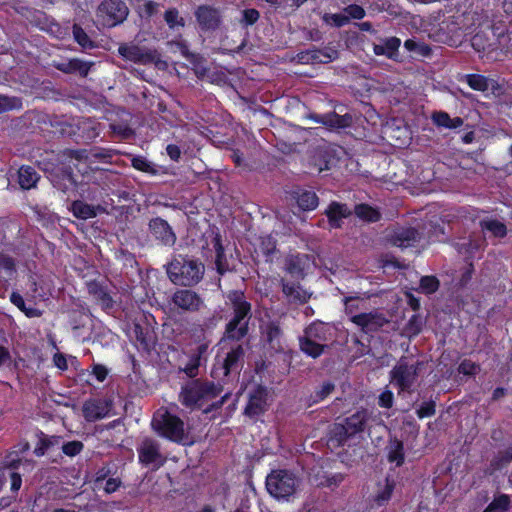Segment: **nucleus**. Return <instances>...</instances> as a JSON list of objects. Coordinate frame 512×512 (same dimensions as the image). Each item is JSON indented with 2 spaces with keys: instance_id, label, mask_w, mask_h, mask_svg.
Here are the masks:
<instances>
[{
  "instance_id": "1",
  "label": "nucleus",
  "mask_w": 512,
  "mask_h": 512,
  "mask_svg": "<svg viewBox=\"0 0 512 512\" xmlns=\"http://www.w3.org/2000/svg\"><path fill=\"white\" fill-rule=\"evenodd\" d=\"M152 429L161 437L180 444H191L184 422L167 408H159L151 421Z\"/></svg>"
},
{
  "instance_id": "2",
  "label": "nucleus",
  "mask_w": 512,
  "mask_h": 512,
  "mask_svg": "<svg viewBox=\"0 0 512 512\" xmlns=\"http://www.w3.org/2000/svg\"><path fill=\"white\" fill-rule=\"evenodd\" d=\"M222 388L210 381L193 380L181 388L179 400L190 409L200 408L217 397Z\"/></svg>"
},
{
  "instance_id": "3",
  "label": "nucleus",
  "mask_w": 512,
  "mask_h": 512,
  "mask_svg": "<svg viewBox=\"0 0 512 512\" xmlns=\"http://www.w3.org/2000/svg\"><path fill=\"white\" fill-rule=\"evenodd\" d=\"M234 310L233 319L227 324L226 334L228 338L240 339L247 333L250 304L245 300L244 294L240 291H232L227 296Z\"/></svg>"
},
{
  "instance_id": "4",
  "label": "nucleus",
  "mask_w": 512,
  "mask_h": 512,
  "mask_svg": "<svg viewBox=\"0 0 512 512\" xmlns=\"http://www.w3.org/2000/svg\"><path fill=\"white\" fill-rule=\"evenodd\" d=\"M170 279L180 285L190 286L198 283L203 276L202 263L186 258L174 259L167 269Z\"/></svg>"
},
{
  "instance_id": "5",
  "label": "nucleus",
  "mask_w": 512,
  "mask_h": 512,
  "mask_svg": "<svg viewBox=\"0 0 512 512\" xmlns=\"http://www.w3.org/2000/svg\"><path fill=\"white\" fill-rule=\"evenodd\" d=\"M370 418L367 410H360L347 417L343 423H335L330 429V441L342 445L350 437L363 432Z\"/></svg>"
},
{
  "instance_id": "6",
  "label": "nucleus",
  "mask_w": 512,
  "mask_h": 512,
  "mask_svg": "<svg viewBox=\"0 0 512 512\" xmlns=\"http://www.w3.org/2000/svg\"><path fill=\"white\" fill-rule=\"evenodd\" d=\"M299 487V480L293 473L286 470L273 471L266 478L268 492L277 499H287Z\"/></svg>"
},
{
  "instance_id": "7",
  "label": "nucleus",
  "mask_w": 512,
  "mask_h": 512,
  "mask_svg": "<svg viewBox=\"0 0 512 512\" xmlns=\"http://www.w3.org/2000/svg\"><path fill=\"white\" fill-rule=\"evenodd\" d=\"M128 15V8L121 0H104L97 8V21L106 27H113L123 22Z\"/></svg>"
},
{
  "instance_id": "8",
  "label": "nucleus",
  "mask_w": 512,
  "mask_h": 512,
  "mask_svg": "<svg viewBox=\"0 0 512 512\" xmlns=\"http://www.w3.org/2000/svg\"><path fill=\"white\" fill-rule=\"evenodd\" d=\"M137 452L140 463L153 469L160 468L166 462L159 443L154 439L145 438L138 446Z\"/></svg>"
},
{
  "instance_id": "9",
  "label": "nucleus",
  "mask_w": 512,
  "mask_h": 512,
  "mask_svg": "<svg viewBox=\"0 0 512 512\" xmlns=\"http://www.w3.org/2000/svg\"><path fill=\"white\" fill-rule=\"evenodd\" d=\"M350 320L364 333L378 331L388 323L384 314L378 310L352 315Z\"/></svg>"
},
{
  "instance_id": "10",
  "label": "nucleus",
  "mask_w": 512,
  "mask_h": 512,
  "mask_svg": "<svg viewBox=\"0 0 512 512\" xmlns=\"http://www.w3.org/2000/svg\"><path fill=\"white\" fill-rule=\"evenodd\" d=\"M417 376V365H409L401 360L391 371V381L400 390L409 389L414 383Z\"/></svg>"
},
{
  "instance_id": "11",
  "label": "nucleus",
  "mask_w": 512,
  "mask_h": 512,
  "mask_svg": "<svg viewBox=\"0 0 512 512\" xmlns=\"http://www.w3.org/2000/svg\"><path fill=\"white\" fill-rule=\"evenodd\" d=\"M171 302L175 308L187 312L198 311L203 304L198 294L188 289L177 290L172 295Z\"/></svg>"
},
{
  "instance_id": "12",
  "label": "nucleus",
  "mask_w": 512,
  "mask_h": 512,
  "mask_svg": "<svg viewBox=\"0 0 512 512\" xmlns=\"http://www.w3.org/2000/svg\"><path fill=\"white\" fill-rule=\"evenodd\" d=\"M111 402L105 399H89L82 406V413L87 421L93 422L110 415Z\"/></svg>"
},
{
  "instance_id": "13",
  "label": "nucleus",
  "mask_w": 512,
  "mask_h": 512,
  "mask_svg": "<svg viewBox=\"0 0 512 512\" xmlns=\"http://www.w3.org/2000/svg\"><path fill=\"white\" fill-rule=\"evenodd\" d=\"M195 16L202 30H214L221 23L219 10L208 5L199 6Z\"/></svg>"
},
{
  "instance_id": "14",
  "label": "nucleus",
  "mask_w": 512,
  "mask_h": 512,
  "mask_svg": "<svg viewBox=\"0 0 512 512\" xmlns=\"http://www.w3.org/2000/svg\"><path fill=\"white\" fill-rule=\"evenodd\" d=\"M267 408V390L257 387L249 394L248 403L245 408V415L255 417L262 414Z\"/></svg>"
},
{
  "instance_id": "15",
  "label": "nucleus",
  "mask_w": 512,
  "mask_h": 512,
  "mask_svg": "<svg viewBox=\"0 0 512 512\" xmlns=\"http://www.w3.org/2000/svg\"><path fill=\"white\" fill-rule=\"evenodd\" d=\"M149 227L152 234L165 245H173L175 243L176 236L165 220L155 218L150 221Z\"/></svg>"
},
{
  "instance_id": "16",
  "label": "nucleus",
  "mask_w": 512,
  "mask_h": 512,
  "mask_svg": "<svg viewBox=\"0 0 512 512\" xmlns=\"http://www.w3.org/2000/svg\"><path fill=\"white\" fill-rule=\"evenodd\" d=\"M350 214V208L338 202H332L326 210V215L332 228L340 227L342 219L347 218Z\"/></svg>"
},
{
  "instance_id": "17",
  "label": "nucleus",
  "mask_w": 512,
  "mask_h": 512,
  "mask_svg": "<svg viewBox=\"0 0 512 512\" xmlns=\"http://www.w3.org/2000/svg\"><path fill=\"white\" fill-rule=\"evenodd\" d=\"M118 52L123 58L133 62L146 63L151 60V55L137 45H120Z\"/></svg>"
},
{
  "instance_id": "18",
  "label": "nucleus",
  "mask_w": 512,
  "mask_h": 512,
  "mask_svg": "<svg viewBox=\"0 0 512 512\" xmlns=\"http://www.w3.org/2000/svg\"><path fill=\"white\" fill-rule=\"evenodd\" d=\"M419 238V233L414 228H401L391 236L392 244L398 247H409Z\"/></svg>"
},
{
  "instance_id": "19",
  "label": "nucleus",
  "mask_w": 512,
  "mask_h": 512,
  "mask_svg": "<svg viewBox=\"0 0 512 512\" xmlns=\"http://www.w3.org/2000/svg\"><path fill=\"white\" fill-rule=\"evenodd\" d=\"M400 45L401 40L399 38L390 37L379 44H374L373 51L376 55H384L392 59L397 56Z\"/></svg>"
},
{
  "instance_id": "20",
  "label": "nucleus",
  "mask_w": 512,
  "mask_h": 512,
  "mask_svg": "<svg viewBox=\"0 0 512 512\" xmlns=\"http://www.w3.org/2000/svg\"><path fill=\"white\" fill-rule=\"evenodd\" d=\"M243 355L244 351L240 345H237L235 348L231 349L222 364L224 376H227L230 372L238 370L240 367V360L242 359Z\"/></svg>"
},
{
  "instance_id": "21",
  "label": "nucleus",
  "mask_w": 512,
  "mask_h": 512,
  "mask_svg": "<svg viewBox=\"0 0 512 512\" xmlns=\"http://www.w3.org/2000/svg\"><path fill=\"white\" fill-rule=\"evenodd\" d=\"M39 178V174L31 166H21L18 170V183L22 189L34 188Z\"/></svg>"
},
{
  "instance_id": "22",
  "label": "nucleus",
  "mask_w": 512,
  "mask_h": 512,
  "mask_svg": "<svg viewBox=\"0 0 512 512\" xmlns=\"http://www.w3.org/2000/svg\"><path fill=\"white\" fill-rule=\"evenodd\" d=\"M395 488V483L388 478L385 479L383 484L378 485V490L372 500V505L381 507L388 503L391 499L392 493Z\"/></svg>"
},
{
  "instance_id": "23",
  "label": "nucleus",
  "mask_w": 512,
  "mask_h": 512,
  "mask_svg": "<svg viewBox=\"0 0 512 512\" xmlns=\"http://www.w3.org/2000/svg\"><path fill=\"white\" fill-rule=\"evenodd\" d=\"M263 336L270 344L272 349L276 351L284 350L281 338V330L277 325L273 323L266 325L263 330Z\"/></svg>"
},
{
  "instance_id": "24",
  "label": "nucleus",
  "mask_w": 512,
  "mask_h": 512,
  "mask_svg": "<svg viewBox=\"0 0 512 512\" xmlns=\"http://www.w3.org/2000/svg\"><path fill=\"white\" fill-rule=\"evenodd\" d=\"M432 121L436 126L447 129H456L463 125L462 118H451L448 113L442 111L433 113Z\"/></svg>"
},
{
  "instance_id": "25",
  "label": "nucleus",
  "mask_w": 512,
  "mask_h": 512,
  "mask_svg": "<svg viewBox=\"0 0 512 512\" xmlns=\"http://www.w3.org/2000/svg\"><path fill=\"white\" fill-rule=\"evenodd\" d=\"M295 199L299 208L304 211L314 210L318 206V197L312 191H299L296 193Z\"/></svg>"
},
{
  "instance_id": "26",
  "label": "nucleus",
  "mask_w": 512,
  "mask_h": 512,
  "mask_svg": "<svg viewBox=\"0 0 512 512\" xmlns=\"http://www.w3.org/2000/svg\"><path fill=\"white\" fill-rule=\"evenodd\" d=\"M299 346L303 353L312 358L319 357L325 348L323 343L308 339L303 336L299 338Z\"/></svg>"
},
{
  "instance_id": "27",
  "label": "nucleus",
  "mask_w": 512,
  "mask_h": 512,
  "mask_svg": "<svg viewBox=\"0 0 512 512\" xmlns=\"http://www.w3.org/2000/svg\"><path fill=\"white\" fill-rule=\"evenodd\" d=\"M71 210L75 217L86 220L97 215L98 207L78 200L71 204Z\"/></svg>"
},
{
  "instance_id": "28",
  "label": "nucleus",
  "mask_w": 512,
  "mask_h": 512,
  "mask_svg": "<svg viewBox=\"0 0 512 512\" xmlns=\"http://www.w3.org/2000/svg\"><path fill=\"white\" fill-rule=\"evenodd\" d=\"M89 291L104 310H109L113 307L114 301L112 297L102 287L92 284L89 287Z\"/></svg>"
},
{
  "instance_id": "29",
  "label": "nucleus",
  "mask_w": 512,
  "mask_h": 512,
  "mask_svg": "<svg viewBox=\"0 0 512 512\" xmlns=\"http://www.w3.org/2000/svg\"><path fill=\"white\" fill-rule=\"evenodd\" d=\"M327 327L323 323H312L305 330L303 337L323 343L326 341Z\"/></svg>"
},
{
  "instance_id": "30",
  "label": "nucleus",
  "mask_w": 512,
  "mask_h": 512,
  "mask_svg": "<svg viewBox=\"0 0 512 512\" xmlns=\"http://www.w3.org/2000/svg\"><path fill=\"white\" fill-rule=\"evenodd\" d=\"M388 460L400 466L404 462L403 444L398 440L390 442L388 447Z\"/></svg>"
},
{
  "instance_id": "31",
  "label": "nucleus",
  "mask_w": 512,
  "mask_h": 512,
  "mask_svg": "<svg viewBox=\"0 0 512 512\" xmlns=\"http://www.w3.org/2000/svg\"><path fill=\"white\" fill-rule=\"evenodd\" d=\"M57 69L64 73H72L79 71L81 74L86 75L88 72V67L85 63L81 62L77 59L69 60L68 62H63L58 64Z\"/></svg>"
},
{
  "instance_id": "32",
  "label": "nucleus",
  "mask_w": 512,
  "mask_h": 512,
  "mask_svg": "<svg viewBox=\"0 0 512 512\" xmlns=\"http://www.w3.org/2000/svg\"><path fill=\"white\" fill-rule=\"evenodd\" d=\"M355 214L366 221L369 222H375L379 220L380 213L375 208L366 205V204H360L355 207Z\"/></svg>"
},
{
  "instance_id": "33",
  "label": "nucleus",
  "mask_w": 512,
  "mask_h": 512,
  "mask_svg": "<svg viewBox=\"0 0 512 512\" xmlns=\"http://www.w3.org/2000/svg\"><path fill=\"white\" fill-rule=\"evenodd\" d=\"M132 166L142 172L155 175L158 172L157 167L143 156H134L131 159Z\"/></svg>"
},
{
  "instance_id": "34",
  "label": "nucleus",
  "mask_w": 512,
  "mask_h": 512,
  "mask_svg": "<svg viewBox=\"0 0 512 512\" xmlns=\"http://www.w3.org/2000/svg\"><path fill=\"white\" fill-rule=\"evenodd\" d=\"M509 496L502 494L496 497L485 509L484 512H506L509 508Z\"/></svg>"
},
{
  "instance_id": "35",
  "label": "nucleus",
  "mask_w": 512,
  "mask_h": 512,
  "mask_svg": "<svg viewBox=\"0 0 512 512\" xmlns=\"http://www.w3.org/2000/svg\"><path fill=\"white\" fill-rule=\"evenodd\" d=\"M467 84L473 89L477 91H486L489 88V81L486 77L482 75L471 74L466 76Z\"/></svg>"
},
{
  "instance_id": "36",
  "label": "nucleus",
  "mask_w": 512,
  "mask_h": 512,
  "mask_svg": "<svg viewBox=\"0 0 512 512\" xmlns=\"http://www.w3.org/2000/svg\"><path fill=\"white\" fill-rule=\"evenodd\" d=\"M21 107L22 102L19 98L0 95V113L20 109Z\"/></svg>"
},
{
  "instance_id": "37",
  "label": "nucleus",
  "mask_w": 512,
  "mask_h": 512,
  "mask_svg": "<svg viewBox=\"0 0 512 512\" xmlns=\"http://www.w3.org/2000/svg\"><path fill=\"white\" fill-rule=\"evenodd\" d=\"M481 225L483 229L492 232L496 237H504L507 233L506 226L498 220H486Z\"/></svg>"
},
{
  "instance_id": "38",
  "label": "nucleus",
  "mask_w": 512,
  "mask_h": 512,
  "mask_svg": "<svg viewBox=\"0 0 512 512\" xmlns=\"http://www.w3.org/2000/svg\"><path fill=\"white\" fill-rule=\"evenodd\" d=\"M336 55L337 52L335 50H329L328 52L321 50H313L307 53V59H310L313 62L327 63L334 59Z\"/></svg>"
},
{
  "instance_id": "39",
  "label": "nucleus",
  "mask_w": 512,
  "mask_h": 512,
  "mask_svg": "<svg viewBox=\"0 0 512 512\" xmlns=\"http://www.w3.org/2000/svg\"><path fill=\"white\" fill-rule=\"evenodd\" d=\"M164 19L168 26L172 29L184 26V19L179 16V12L174 8L165 12Z\"/></svg>"
},
{
  "instance_id": "40",
  "label": "nucleus",
  "mask_w": 512,
  "mask_h": 512,
  "mask_svg": "<svg viewBox=\"0 0 512 512\" xmlns=\"http://www.w3.org/2000/svg\"><path fill=\"white\" fill-rule=\"evenodd\" d=\"M439 287L438 280L433 276H424L420 281V289L426 294L435 292Z\"/></svg>"
},
{
  "instance_id": "41",
  "label": "nucleus",
  "mask_w": 512,
  "mask_h": 512,
  "mask_svg": "<svg viewBox=\"0 0 512 512\" xmlns=\"http://www.w3.org/2000/svg\"><path fill=\"white\" fill-rule=\"evenodd\" d=\"M159 10V4L153 1H146L138 7V14L141 18H149Z\"/></svg>"
},
{
  "instance_id": "42",
  "label": "nucleus",
  "mask_w": 512,
  "mask_h": 512,
  "mask_svg": "<svg viewBox=\"0 0 512 512\" xmlns=\"http://www.w3.org/2000/svg\"><path fill=\"white\" fill-rule=\"evenodd\" d=\"M73 36L75 41L83 48L92 47V42L86 32L76 24L73 26Z\"/></svg>"
},
{
  "instance_id": "43",
  "label": "nucleus",
  "mask_w": 512,
  "mask_h": 512,
  "mask_svg": "<svg viewBox=\"0 0 512 512\" xmlns=\"http://www.w3.org/2000/svg\"><path fill=\"white\" fill-rule=\"evenodd\" d=\"M323 20L327 24H333L336 27H342L349 22V16H346L345 12L336 14H324Z\"/></svg>"
},
{
  "instance_id": "44",
  "label": "nucleus",
  "mask_w": 512,
  "mask_h": 512,
  "mask_svg": "<svg viewBox=\"0 0 512 512\" xmlns=\"http://www.w3.org/2000/svg\"><path fill=\"white\" fill-rule=\"evenodd\" d=\"M83 449V444L80 441H70L62 445V451L69 457L78 455Z\"/></svg>"
},
{
  "instance_id": "45",
  "label": "nucleus",
  "mask_w": 512,
  "mask_h": 512,
  "mask_svg": "<svg viewBox=\"0 0 512 512\" xmlns=\"http://www.w3.org/2000/svg\"><path fill=\"white\" fill-rule=\"evenodd\" d=\"M346 16H349V20L352 19H362L365 17V10L356 4L349 5L344 9Z\"/></svg>"
},
{
  "instance_id": "46",
  "label": "nucleus",
  "mask_w": 512,
  "mask_h": 512,
  "mask_svg": "<svg viewBox=\"0 0 512 512\" xmlns=\"http://www.w3.org/2000/svg\"><path fill=\"white\" fill-rule=\"evenodd\" d=\"M260 249L266 256L271 255L272 253H274L276 249L275 240L271 236H266L262 238L260 243Z\"/></svg>"
},
{
  "instance_id": "47",
  "label": "nucleus",
  "mask_w": 512,
  "mask_h": 512,
  "mask_svg": "<svg viewBox=\"0 0 512 512\" xmlns=\"http://www.w3.org/2000/svg\"><path fill=\"white\" fill-rule=\"evenodd\" d=\"M334 390V384L331 382H324L319 390L315 393L316 401H322L324 400L328 395L332 393Z\"/></svg>"
},
{
  "instance_id": "48",
  "label": "nucleus",
  "mask_w": 512,
  "mask_h": 512,
  "mask_svg": "<svg viewBox=\"0 0 512 512\" xmlns=\"http://www.w3.org/2000/svg\"><path fill=\"white\" fill-rule=\"evenodd\" d=\"M435 413V404L432 401L424 402L417 410L419 418L430 417Z\"/></svg>"
},
{
  "instance_id": "49",
  "label": "nucleus",
  "mask_w": 512,
  "mask_h": 512,
  "mask_svg": "<svg viewBox=\"0 0 512 512\" xmlns=\"http://www.w3.org/2000/svg\"><path fill=\"white\" fill-rule=\"evenodd\" d=\"M199 365H200L199 357L193 356L189 360L188 364L184 367L183 371L189 377H195L197 375Z\"/></svg>"
},
{
  "instance_id": "50",
  "label": "nucleus",
  "mask_w": 512,
  "mask_h": 512,
  "mask_svg": "<svg viewBox=\"0 0 512 512\" xmlns=\"http://www.w3.org/2000/svg\"><path fill=\"white\" fill-rule=\"evenodd\" d=\"M283 293L291 298V299H300V291H299V287L294 285V284H288V283H284L283 284Z\"/></svg>"
},
{
  "instance_id": "51",
  "label": "nucleus",
  "mask_w": 512,
  "mask_h": 512,
  "mask_svg": "<svg viewBox=\"0 0 512 512\" xmlns=\"http://www.w3.org/2000/svg\"><path fill=\"white\" fill-rule=\"evenodd\" d=\"M259 18V12L255 9H247L243 11V22L246 25L254 24Z\"/></svg>"
},
{
  "instance_id": "52",
  "label": "nucleus",
  "mask_w": 512,
  "mask_h": 512,
  "mask_svg": "<svg viewBox=\"0 0 512 512\" xmlns=\"http://www.w3.org/2000/svg\"><path fill=\"white\" fill-rule=\"evenodd\" d=\"M393 404V393L389 390L383 391L379 396V405L384 408H390Z\"/></svg>"
},
{
  "instance_id": "53",
  "label": "nucleus",
  "mask_w": 512,
  "mask_h": 512,
  "mask_svg": "<svg viewBox=\"0 0 512 512\" xmlns=\"http://www.w3.org/2000/svg\"><path fill=\"white\" fill-rule=\"evenodd\" d=\"M321 122L331 127H343L345 125L344 118L338 115L327 116L325 120H321Z\"/></svg>"
},
{
  "instance_id": "54",
  "label": "nucleus",
  "mask_w": 512,
  "mask_h": 512,
  "mask_svg": "<svg viewBox=\"0 0 512 512\" xmlns=\"http://www.w3.org/2000/svg\"><path fill=\"white\" fill-rule=\"evenodd\" d=\"M478 367L471 361H463L459 366V371L466 375H471L476 373Z\"/></svg>"
},
{
  "instance_id": "55",
  "label": "nucleus",
  "mask_w": 512,
  "mask_h": 512,
  "mask_svg": "<svg viewBox=\"0 0 512 512\" xmlns=\"http://www.w3.org/2000/svg\"><path fill=\"white\" fill-rule=\"evenodd\" d=\"M92 373L99 382H102L106 379L108 371L102 365H94Z\"/></svg>"
},
{
  "instance_id": "56",
  "label": "nucleus",
  "mask_w": 512,
  "mask_h": 512,
  "mask_svg": "<svg viewBox=\"0 0 512 512\" xmlns=\"http://www.w3.org/2000/svg\"><path fill=\"white\" fill-rule=\"evenodd\" d=\"M216 267H217V271L220 274H223L224 272H226L228 270V267L224 264L223 251H222L221 246H219V248L217 249Z\"/></svg>"
},
{
  "instance_id": "57",
  "label": "nucleus",
  "mask_w": 512,
  "mask_h": 512,
  "mask_svg": "<svg viewBox=\"0 0 512 512\" xmlns=\"http://www.w3.org/2000/svg\"><path fill=\"white\" fill-rule=\"evenodd\" d=\"M166 152L173 161H178L181 156L180 148L174 144H169L166 147Z\"/></svg>"
},
{
  "instance_id": "58",
  "label": "nucleus",
  "mask_w": 512,
  "mask_h": 512,
  "mask_svg": "<svg viewBox=\"0 0 512 512\" xmlns=\"http://www.w3.org/2000/svg\"><path fill=\"white\" fill-rule=\"evenodd\" d=\"M120 485V481L115 478H109L104 484V491L108 494L113 493L117 490Z\"/></svg>"
},
{
  "instance_id": "59",
  "label": "nucleus",
  "mask_w": 512,
  "mask_h": 512,
  "mask_svg": "<svg viewBox=\"0 0 512 512\" xmlns=\"http://www.w3.org/2000/svg\"><path fill=\"white\" fill-rule=\"evenodd\" d=\"M10 479H11V490L18 491L22 484V479H21L20 474L13 472L10 475Z\"/></svg>"
},
{
  "instance_id": "60",
  "label": "nucleus",
  "mask_w": 512,
  "mask_h": 512,
  "mask_svg": "<svg viewBox=\"0 0 512 512\" xmlns=\"http://www.w3.org/2000/svg\"><path fill=\"white\" fill-rule=\"evenodd\" d=\"M11 302L17 306L21 311L26 307L23 297L18 293H12L10 296Z\"/></svg>"
},
{
  "instance_id": "61",
  "label": "nucleus",
  "mask_w": 512,
  "mask_h": 512,
  "mask_svg": "<svg viewBox=\"0 0 512 512\" xmlns=\"http://www.w3.org/2000/svg\"><path fill=\"white\" fill-rule=\"evenodd\" d=\"M53 360L58 368L62 370L67 368L66 358L62 354H55Z\"/></svg>"
},
{
  "instance_id": "62",
  "label": "nucleus",
  "mask_w": 512,
  "mask_h": 512,
  "mask_svg": "<svg viewBox=\"0 0 512 512\" xmlns=\"http://www.w3.org/2000/svg\"><path fill=\"white\" fill-rule=\"evenodd\" d=\"M22 312L25 313L26 316L32 318V317H40L42 315V312L36 308L33 307H25Z\"/></svg>"
},
{
  "instance_id": "63",
  "label": "nucleus",
  "mask_w": 512,
  "mask_h": 512,
  "mask_svg": "<svg viewBox=\"0 0 512 512\" xmlns=\"http://www.w3.org/2000/svg\"><path fill=\"white\" fill-rule=\"evenodd\" d=\"M0 265L3 266L6 270H12L14 267L12 259L5 256H0Z\"/></svg>"
},
{
  "instance_id": "64",
  "label": "nucleus",
  "mask_w": 512,
  "mask_h": 512,
  "mask_svg": "<svg viewBox=\"0 0 512 512\" xmlns=\"http://www.w3.org/2000/svg\"><path fill=\"white\" fill-rule=\"evenodd\" d=\"M404 46L407 50L413 51L416 49L417 43L412 39H408L404 42Z\"/></svg>"
}]
</instances>
